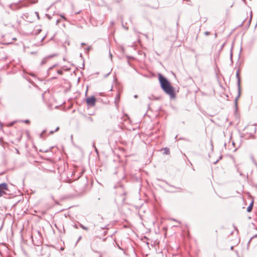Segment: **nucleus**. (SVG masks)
Here are the masks:
<instances>
[{
	"instance_id": "2",
	"label": "nucleus",
	"mask_w": 257,
	"mask_h": 257,
	"mask_svg": "<svg viewBox=\"0 0 257 257\" xmlns=\"http://www.w3.org/2000/svg\"><path fill=\"white\" fill-rule=\"evenodd\" d=\"M9 189L7 183H4L0 184V197L6 195Z\"/></svg>"
},
{
	"instance_id": "7",
	"label": "nucleus",
	"mask_w": 257,
	"mask_h": 257,
	"mask_svg": "<svg viewBox=\"0 0 257 257\" xmlns=\"http://www.w3.org/2000/svg\"><path fill=\"white\" fill-rule=\"evenodd\" d=\"M87 120L90 122L93 121V118L91 116L87 117Z\"/></svg>"
},
{
	"instance_id": "14",
	"label": "nucleus",
	"mask_w": 257,
	"mask_h": 257,
	"mask_svg": "<svg viewBox=\"0 0 257 257\" xmlns=\"http://www.w3.org/2000/svg\"><path fill=\"white\" fill-rule=\"evenodd\" d=\"M16 5H14V4H12L11 6H10V7L12 8V9H13L14 7H15Z\"/></svg>"
},
{
	"instance_id": "5",
	"label": "nucleus",
	"mask_w": 257,
	"mask_h": 257,
	"mask_svg": "<svg viewBox=\"0 0 257 257\" xmlns=\"http://www.w3.org/2000/svg\"><path fill=\"white\" fill-rule=\"evenodd\" d=\"M239 69H238L237 71L236 72V77L237 79V84L238 87H240V77L239 75Z\"/></svg>"
},
{
	"instance_id": "4",
	"label": "nucleus",
	"mask_w": 257,
	"mask_h": 257,
	"mask_svg": "<svg viewBox=\"0 0 257 257\" xmlns=\"http://www.w3.org/2000/svg\"><path fill=\"white\" fill-rule=\"evenodd\" d=\"M86 102L88 105L93 106L95 103V97H88L86 99Z\"/></svg>"
},
{
	"instance_id": "13",
	"label": "nucleus",
	"mask_w": 257,
	"mask_h": 257,
	"mask_svg": "<svg viewBox=\"0 0 257 257\" xmlns=\"http://www.w3.org/2000/svg\"><path fill=\"white\" fill-rule=\"evenodd\" d=\"M25 123H27V124H29L30 121L29 120H26L25 121H24Z\"/></svg>"
},
{
	"instance_id": "18",
	"label": "nucleus",
	"mask_w": 257,
	"mask_h": 257,
	"mask_svg": "<svg viewBox=\"0 0 257 257\" xmlns=\"http://www.w3.org/2000/svg\"><path fill=\"white\" fill-rule=\"evenodd\" d=\"M61 17L62 18H64V17H63V16H62V15H61Z\"/></svg>"
},
{
	"instance_id": "1",
	"label": "nucleus",
	"mask_w": 257,
	"mask_h": 257,
	"mask_svg": "<svg viewBox=\"0 0 257 257\" xmlns=\"http://www.w3.org/2000/svg\"><path fill=\"white\" fill-rule=\"evenodd\" d=\"M158 79L160 85L163 91L170 96H174V89L170 82L161 74H159Z\"/></svg>"
},
{
	"instance_id": "15",
	"label": "nucleus",
	"mask_w": 257,
	"mask_h": 257,
	"mask_svg": "<svg viewBox=\"0 0 257 257\" xmlns=\"http://www.w3.org/2000/svg\"><path fill=\"white\" fill-rule=\"evenodd\" d=\"M120 95H121V93L120 92H119V93L117 94H116L115 96H119Z\"/></svg>"
},
{
	"instance_id": "17",
	"label": "nucleus",
	"mask_w": 257,
	"mask_h": 257,
	"mask_svg": "<svg viewBox=\"0 0 257 257\" xmlns=\"http://www.w3.org/2000/svg\"><path fill=\"white\" fill-rule=\"evenodd\" d=\"M237 98H236L235 99V102H236V103L237 102Z\"/></svg>"
},
{
	"instance_id": "3",
	"label": "nucleus",
	"mask_w": 257,
	"mask_h": 257,
	"mask_svg": "<svg viewBox=\"0 0 257 257\" xmlns=\"http://www.w3.org/2000/svg\"><path fill=\"white\" fill-rule=\"evenodd\" d=\"M57 56V54H52V55H49V56H47L45 57H44L41 61V65H44L45 64H46L47 61H48V60L50 58H52L55 56Z\"/></svg>"
},
{
	"instance_id": "12",
	"label": "nucleus",
	"mask_w": 257,
	"mask_h": 257,
	"mask_svg": "<svg viewBox=\"0 0 257 257\" xmlns=\"http://www.w3.org/2000/svg\"><path fill=\"white\" fill-rule=\"evenodd\" d=\"M204 34H205V35H206V36H208V35H210V33H209V32H208V31H206V32H205L204 33Z\"/></svg>"
},
{
	"instance_id": "10",
	"label": "nucleus",
	"mask_w": 257,
	"mask_h": 257,
	"mask_svg": "<svg viewBox=\"0 0 257 257\" xmlns=\"http://www.w3.org/2000/svg\"><path fill=\"white\" fill-rule=\"evenodd\" d=\"M164 151H165V153L166 154H169V149H167V148H165L164 149Z\"/></svg>"
},
{
	"instance_id": "6",
	"label": "nucleus",
	"mask_w": 257,
	"mask_h": 257,
	"mask_svg": "<svg viewBox=\"0 0 257 257\" xmlns=\"http://www.w3.org/2000/svg\"><path fill=\"white\" fill-rule=\"evenodd\" d=\"M252 205H253V202H252L250 205L247 207V211L248 212H250L252 210Z\"/></svg>"
},
{
	"instance_id": "8",
	"label": "nucleus",
	"mask_w": 257,
	"mask_h": 257,
	"mask_svg": "<svg viewBox=\"0 0 257 257\" xmlns=\"http://www.w3.org/2000/svg\"><path fill=\"white\" fill-rule=\"evenodd\" d=\"M57 66V65L56 64V65H53V66H52V67H50V68H49V69H48V73L50 74V71H51V69H52L54 67H55V66Z\"/></svg>"
},
{
	"instance_id": "11",
	"label": "nucleus",
	"mask_w": 257,
	"mask_h": 257,
	"mask_svg": "<svg viewBox=\"0 0 257 257\" xmlns=\"http://www.w3.org/2000/svg\"><path fill=\"white\" fill-rule=\"evenodd\" d=\"M59 127L58 126L56 128L54 131H51V133H53L54 132H57L59 130Z\"/></svg>"
},
{
	"instance_id": "16",
	"label": "nucleus",
	"mask_w": 257,
	"mask_h": 257,
	"mask_svg": "<svg viewBox=\"0 0 257 257\" xmlns=\"http://www.w3.org/2000/svg\"><path fill=\"white\" fill-rule=\"evenodd\" d=\"M38 33H40L41 31V29H39L38 30Z\"/></svg>"
},
{
	"instance_id": "9",
	"label": "nucleus",
	"mask_w": 257,
	"mask_h": 257,
	"mask_svg": "<svg viewBox=\"0 0 257 257\" xmlns=\"http://www.w3.org/2000/svg\"><path fill=\"white\" fill-rule=\"evenodd\" d=\"M57 73H58V74H59V75H62V74H63V71H62V70H58L57 71Z\"/></svg>"
}]
</instances>
